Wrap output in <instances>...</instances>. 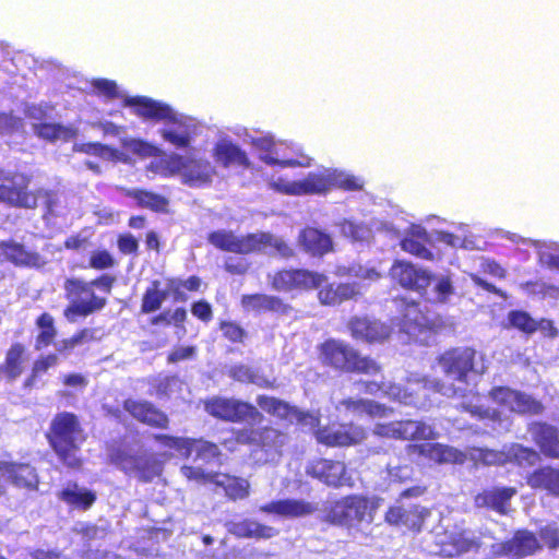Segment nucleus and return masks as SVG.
<instances>
[{
  "label": "nucleus",
  "mask_w": 559,
  "mask_h": 559,
  "mask_svg": "<svg viewBox=\"0 0 559 559\" xmlns=\"http://www.w3.org/2000/svg\"><path fill=\"white\" fill-rule=\"evenodd\" d=\"M526 485L535 491L559 498V467L550 464L538 466L525 476Z\"/></svg>",
  "instance_id": "32"
},
{
  "label": "nucleus",
  "mask_w": 559,
  "mask_h": 559,
  "mask_svg": "<svg viewBox=\"0 0 559 559\" xmlns=\"http://www.w3.org/2000/svg\"><path fill=\"white\" fill-rule=\"evenodd\" d=\"M116 263L117 262L112 254L106 249L95 250L88 258V266L97 271L111 269Z\"/></svg>",
  "instance_id": "59"
},
{
  "label": "nucleus",
  "mask_w": 559,
  "mask_h": 559,
  "mask_svg": "<svg viewBox=\"0 0 559 559\" xmlns=\"http://www.w3.org/2000/svg\"><path fill=\"white\" fill-rule=\"evenodd\" d=\"M34 131L41 139L56 141L68 134L69 129L61 123L41 122L34 126Z\"/></svg>",
  "instance_id": "56"
},
{
  "label": "nucleus",
  "mask_w": 559,
  "mask_h": 559,
  "mask_svg": "<svg viewBox=\"0 0 559 559\" xmlns=\"http://www.w3.org/2000/svg\"><path fill=\"white\" fill-rule=\"evenodd\" d=\"M389 275L402 288L416 292L420 296L427 295L428 287L435 278L431 271L407 260H395L389 270Z\"/></svg>",
  "instance_id": "14"
},
{
  "label": "nucleus",
  "mask_w": 559,
  "mask_h": 559,
  "mask_svg": "<svg viewBox=\"0 0 559 559\" xmlns=\"http://www.w3.org/2000/svg\"><path fill=\"white\" fill-rule=\"evenodd\" d=\"M438 546L441 557L457 558L468 552H477L481 547V540L473 531L460 528L445 533Z\"/></svg>",
  "instance_id": "20"
},
{
  "label": "nucleus",
  "mask_w": 559,
  "mask_h": 559,
  "mask_svg": "<svg viewBox=\"0 0 559 559\" xmlns=\"http://www.w3.org/2000/svg\"><path fill=\"white\" fill-rule=\"evenodd\" d=\"M0 252L4 261L17 267H40L45 263L38 252L28 250L23 243L13 239L1 240Z\"/></svg>",
  "instance_id": "29"
},
{
  "label": "nucleus",
  "mask_w": 559,
  "mask_h": 559,
  "mask_svg": "<svg viewBox=\"0 0 559 559\" xmlns=\"http://www.w3.org/2000/svg\"><path fill=\"white\" fill-rule=\"evenodd\" d=\"M183 183L192 188L211 186L217 175L215 166L206 158L187 157Z\"/></svg>",
  "instance_id": "33"
},
{
  "label": "nucleus",
  "mask_w": 559,
  "mask_h": 559,
  "mask_svg": "<svg viewBox=\"0 0 559 559\" xmlns=\"http://www.w3.org/2000/svg\"><path fill=\"white\" fill-rule=\"evenodd\" d=\"M406 449L408 453L417 454L436 464L457 463L463 457L461 451L441 443H411Z\"/></svg>",
  "instance_id": "34"
},
{
  "label": "nucleus",
  "mask_w": 559,
  "mask_h": 559,
  "mask_svg": "<svg viewBox=\"0 0 559 559\" xmlns=\"http://www.w3.org/2000/svg\"><path fill=\"white\" fill-rule=\"evenodd\" d=\"M515 394L516 390L503 385L493 386L489 391V396L492 401L509 412L513 407Z\"/></svg>",
  "instance_id": "58"
},
{
  "label": "nucleus",
  "mask_w": 559,
  "mask_h": 559,
  "mask_svg": "<svg viewBox=\"0 0 559 559\" xmlns=\"http://www.w3.org/2000/svg\"><path fill=\"white\" fill-rule=\"evenodd\" d=\"M539 461L537 450L521 443H512L506 453V464L510 463L518 467H532Z\"/></svg>",
  "instance_id": "43"
},
{
  "label": "nucleus",
  "mask_w": 559,
  "mask_h": 559,
  "mask_svg": "<svg viewBox=\"0 0 559 559\" xmlns=\"http://www.w3.org/2000/svg\"><path fill=\"white\" fill-rule=\"evenodd\" d=\"M127 197L133 199L141 209H147L156 213H167L168 211V199L153 191L133 189L127 192Z\"/></svg>",
  "instance_id": "42"
},
{
  "label": "nucleus",
  "mask_w": 559,
  "mask_h": 559,
  "mask_svg": "<svg viewBox=\"0 0 559 559\" xmlns=\"http://www.w3.org/2000/svg\"><path fill=\"white\" fill-rule=\"evenodd\" d=\"M91 85L97 95H102L107 99H117L121 97L118 85L114 80L94 79L91 82Z\"/></svg>",
  "instance_id": "60"
},
{
  "label": "nucleus",
  "mask_w": 559,
  "mask_h": 559,
  "mask_svg": "<svg viewBox=\"0 0 559 559\" xmlns=\"http://www.w3.org/2000/svg\"><path fill=\"white\" fill-rule=\"evenodd\" d=\"M537 534L543 546L550 550L559 548V527L556 523H548L539 527Z\"/></svg>",
  "instance_id": "62"
},
{
  "label": "nucleus",
  "mask_w": 559,
  "mask_h": 559,
  "mask_svg": "<svg viewBox=\"0 0 559 559\" xmlns=\"http://www.w3.org/2000/svg\"><path fill=\"white\" fill-rule=\"evenodd\" d=\"M167 298L168 292L160 288V282L152 281L142 295L141 313L147 314L159 310Z\"/></svg>",
  "instance_id": "44"
},
{
  "label": "nucleus",
  "mask_w": 559,
  "mask_h": 559,
  "mask_svg": "<svg viewBox=\"0 0 559 559\" xmlns=\"http://www.w3.org/2000/svg\"><path fill=\"white\" fill-rule=\"evenodd\" d=\"M380 501L381 499L378 497L347 495L331 502L325 508L323 520L329 524L347 528L364 521L370 523L380 507Z\"/></svg>",
  "instance_id": "5"
},
{
  "label": "nucleus",
  "mask_w": 559,
  "mask_h": 559,
  "mask_svg": "<svg viewBox=\"0 0 559 559\" xmlns=\"http://www.w3.org/2000/svg\"><path fill=\"white\" fill-rule=\"evenodd\" d=\"M265 513H273L280 516L295 519L305 518L318 511V504L304 499H280L271 501L261 507Z\"/></svg>",
  "instance_id": "31"
},
{
  "label": "nucleus",
  "mask_w": 559,
  "mask_h": 559,
  "mask_svg": "<svg viewBox=\"0 0 559 559\" xmlns=\"http://www.w3.org/2000/svg\"><path fill=\"white\" fill-rule=\"evenodd\" d=\"M318 443L329 448H345L361 443L367 438L366 429L353 421L331 423L325 426H312Z\"/></svg>",
  "instance_id": "13"
},
{
  "label": "nucleus",
  "mask_w": 559,
  "mask_h": 559,
  "mask_svg": "<svg viewBox=\"0 0 559 559\" xmlns=\"http://www.w3.org/2000/svg\"><path fill=\"white\" fill-rule=\"evenodd\" d=\"M271 187L283 194L302 195L325 193L331 187V179L322 173H309L302 180L286 182L274 181Z\"/></svg>",
  "instance_id": "25"
},
{
  "label": "nucleus",
  "mask_w": 559,
  "mask_h": 559,
  "mask_svg": "<svg viewBox=\"0 0 559 559\" xmlns=\"http://www.w3.org/2000/svg\"><path fill=\"white\" fill-rule=\"evenodd\" d=\"M459 408L463 412L468 413L472 417L476 419H490V420H498L500 417V414L496 409H491L489 407H486L484 405H477L472 403H462Z\"/></svg>",
  "instance_id": "61"
},
{
  "label": "nucleus",
  "mask_w": 559,
  "mask_h": 559,
  "mask_svg": "<svg viewBox=\"0 0 559 559\" xmlns=\"http://www.w3.org/2000/svg\"><path fill=\"white\" fill-rule=\"evenodd\" d=\"M425 321L426 318L419 308V304L415 300L407 302L405 312L402 317V329L407 334H414L417 331H421V328L425 325Z\"/></svg>",
  "instance_id": "48"
},
{
  "label": "nucleus",
  "mask_w": 559,
  "mask_h": 559,
  "mask_svg": "<svg viewBox=\"0 0 559 559\" xmlns=\"http://www.w3.org/2000/svg\"><path fill=\"white\" fill-rule=\"evenodd\" d=\"M352 337L368 344H380L391 336V328L378 319L367 316L353 317L347 323Z\"/></svg>",
  "instance_id": "23"
},
{
  "label": "nucleus",
  "mask_w": 559,
  "mask_h": 559,
  "mask_svg": "<svg viewBox=\"0 0 559 559\" xmlns=\"http://www.w3.org/2000/svg\"><path fill=\"white\" fill-rule=\"evenodd\" d=\"M533 443L537 447L539 456L559 460V429L544 420H535L527 425Z\"/></svg>",
  "instance_id": "24"
},
{
  "label": "nucleus",
  "mask_w": 559,
  "mask_h": 559,
  "mask_svg": "<svg viewBox=\"0 0 559 559\" xmlns=\"http://www.w3.org/2000/svg\"><path fill=\"white\" fill-rule=\"evenodd\" d=\"M357 385L365 394H382L405 405L416 406L420 403L421 397L427 396V386L421 380H409L405 385L392 382L385 383L384 381L359 380Z\"/></svg>",
  "instance_id": "9"
},
{
  "label": "nucleus",
  "mask_w": 559,
  "mask_h": 559,
  "mask_svg": "<svg viewBox=\"0 0 559 559\" xmlns=\"http://www.w3.org/2000/svg\"><path fill=\"white\" fill-rule=\"evenodd\" d=\"M257 404L269 415L277 417L282 420L296 419L301 425L318 426L320 417L308 412H302L296 406L280 400L275 396L258 395Z\"/></svg>",
  "instance_id": "22"
},
{
  "label": "nucleus",
  "mask_w": 559,
  "mask_h": 559,
  "mask_svg": "<svg viewBox=\"0 0 559 559\" xmlns=\"http://www.w3.org/2000/svg\"><path fill=\"white\" fill-rule=\"evenodd\" d=\"M122 105L124 107H130L133 114L144 121H178L174 109L168 104L155 100L147 96H127L123 98Z\"/></svg>",
  "instance_id": "18"
},
{
  "label": "nucleus",
  "mask_w": 559,
  "mask_h": 559,
  "mask_svg": "<svg viewBox=\"0 0 559 559\" xmlns=\"http://www.w3.org/2000/svg\"><path fill=\"white\" fill-rule=\"evenodd\" d=\"M274 431L270 427H263L261 432ZM231 436L230 440L233 443L237 445H252L258 442L259 430L249 429V428H240V429H230Z\"/></svg>",
  "instance_id": "55"
},
{
  "label": "nucleus",
  "mask_w": 559,
  "mask_h": 559,
  "mask_svg": "<svg viewBox=\"0 0 559 559\" xmlns=\"http://www.w3.org/2000/svg\"><path fill=\"white\" fill-rule=\"evenodd\" d=\"M212 156L223 168L249 169L252 165L247 152L228 139L219 140L213 145Z\"/></svg>",
  "instance_id": "28"
},
{
  "label": "nucleus",
  "mask_w": 559,
  "mask_h": 559,
  "mask_svg": "<svg viewBox=\"0 0 559 559\" xmlns=\"http://www.w3.org/2000/svg\"><path fill=\"white\" fill-rule=\"evenodd\" d=\"M360 295L356 283H330L321 285L318 290V299L323 306H338L345 301L355 299Z\"/></svg>",
  "instance_id": "36"
},
{
  "label": "nucleus",
  "mask_w": 559,
  "mask_h": 559,
  "mask_svg": "<svg viewBox=\"0 0 559 559\" xmlns=\"http://www.w3.org/2000/svg\"><path fill=\"white\" fill-rule=\"evenodd\" d=\"M26 361V346L23 343L14 342L5 350L3 362L0 365V374L8 381H14L24 372Z\"/></svg>",
  "instance_id": "37"
},
{
  "label": "nucleus",
  "mask_w": 559,
  "mask_h": 559,
  "mask_svg": "<svg viewBox=\"0 0 559 559\" xmlns=\"http://www.w3.org/2000/svg\"><path fill=\"white\" fill-rule=\"evenodd\" d=\"M431 512L427 507L418 503H409L396 500L384 513V522L404 533L418 534L423 531L425 523Z\"/></svg>",
  "instance_id": "12"
},
{
  "label": "nucleus",
  "mask_w": 559,
  "mask_h": 559,
  "mask_svg": "<svg viewBox=\"0 0 559 559\" xmlns=\"http://www.w3.org/2000/svg\"><path fill=\"white\" fill-rule=\"evenodd\" d=\"M2 179L10 185H0V202L12 207L34 210L38 206L39 200H45L46 204L51 206L53 192L44 188L29 190L31 175L15 171L3 176Z\"/></svg>",
  "instance_id": "6"
},
{
  "label": "nucleus",
  "mask_w": 559,
  "mask_h": 559,
  "mask_svg": "<svg viewBox=\"0 0 559 559\" xmlns=\"http://www.w3.org/2000/svg\"><path fill=\"white\" fill-rule=\"evenodd\" d=\"M123 146L140 157H157L162 155V150L154 144L142 139H130L124 141Z\"/></svg>",
  "instance_id": "53"
},
{
  "label": "nucleus",
  "mask_w": 559,
  "mask_h": 559,
  "mask_svg": "<svg viewBox=\"0 0 559 559\" xmlns=\"http://www.w3.org/2000/svg\"><path fill=\"white\" fill-rule=\"evenodd\" d=\"M476 350L472 347H453L438 357V362L448 377L466 383L468 374L475 371Z\"/></svg>",
  "instance_id": "17"
},
{
  "label": "nucleus",
  "mask_w": 559,
  "mask_h": 559,
  "mask_svg": "<svg viewBox=\"0 0 559 559\" xmlns=\"http://www.w3.org/2000/svg\"><path fill=\"white\" fill-rule=\"evenodd\" d=\"M516 493V488L512 486L486 488L475 495L474 506L477 509L492 510L500 515H506Z\"/></svg>",
  "instance_id": "27"
},
{
  "label": "nucleus",
  "mask_w": 559,
  "mask_h": 559,
  "mask_svg": "<svg viewBox=\"0 0 559 559\" xmlns=\"http://www.w3.org/2000/svg\"><path fill=\"white\" fill-rule=\"evenodd\" d=\"M187 157L180 155V154H169L164 158L159 159L158 167L162 170V174L165 177H170L180 174L181 175V181L183 182V174H185V167Z\"/></svg>",
  "instance_id": "52"
},
{
  "label": "nucleus",
  "mask_w": 559,
  "mask_h": 559,
  "mask_svg": "<svg viewBox=\"0 0 559 559\" xmlns=\"http://www.w3.org/2000/svg\"><path fill=\"white\" fill-rule=\"evenodd\" d=\"M317 352L323 367L340 373L377 376L383 371L379 361L342 340L326 338L317 346Z\"/></svg>",
  "instance_id": "3"
},
{
  "label": "nucleus",
  "mask_w": 559,
  "mask_h": 559,
  "mask_svg": "<svg viewBox=\"0 0 559 559\" xmlns=\"http://www.w3.org/2000/svg\"><path fill=\"white\" fill-rule=\"evenodd\" d=\"M306 474L330 487H342L349 480L344 462L323 457L310 461Z\"/></svg>",
  "instance_id": "21"
},
{
  "label": "nucleus",
  "mask_w": 559,
  "mask_h": 559,
  "mask_svg": "<svg viewBox=\"0 0 559 559\" xmlns=\"http://www.w3.org/2000/svg\"><path fill=\"white\" fill-rule=\"evenodd\" d=\"M115 282L116 277L106 273L91 281L78 277L66 278L63 289L66 298L70 302L63 309V317L68 322L74 323L79 318H86L102 311L107 306V298L96 295L95 288L110 294Z\"/></svg>",
  "instance_id": "2"
},
{
  "label": "nucleus",
  "mask_w": 559,
  "mask_h": 559,
  "mask_svg": "<svg viewBox=\"0 0 559 559\" xmlns=\"http://www.w3.org/2000/svg\"><path fill=\"white\" fill-rule=\"evenodd\" d=\"M160 136L177 148H188L191 144V135L185 131L181 133L176 132L171 129H160Z\"/></svg>",
  "instance_id": "64"
},
{
  "label": "nucleus",
  "mask_w": 559,
  "mask_h": 559,
  "mask_svg": "<svg viewBox=\"0 0 559 559\" xmlns=\"http://www.w3.org/2000/svg\"><path fill=\"white\" fill-rule=\"evenodd\" d=\"M45 439L58 462L68 469L79 471L83 466L81 447L86 435L76 414L59 412L50 420Z\"/></svg>",
  "instance_id": "1"
},
{
  "label": "nucleus",
  "mask_w": 559,
  "mask_h": 559,
  "mask_svg": "<svg viewBox=\"0 0 559 559\" xmlns=\"http://www.w3.org/2000/svg\"><path fill=\"white\" fill-rule=\"evenodd\" d=\"M543 549V544L537 535L527 530H516L512 537L501 543L492 545L491 555L493 558L511 557L513 559H524L534 556Z\"/></svg>",
  "instance_id": "15"
},
{
  "label": "nucleus",
  "mask_w": 559,
  "mask_h": 559,
  "mask_svg": "<svg viewBox=\"0 0 559 559\" xmlns=\"http://www.w3.org/2000/svg\"><path fill=\"white\" fill-rule=\"evenodd\" d=\"M338 226L341 234L354 241H364L370 235V228L366 224H358L352 219H343Z\"/></svg>",
  "instance_id": "54"
},
{
  "label": "nucleus",
  "mask_w": 559,
  "mask_h": 559,
  "mask_svg": "<svg viewBox=\"0 0 559 559\" xmlns=\"http://www.w3.org/2000/svg\"><path fill=\"white\" fill-rule=\"evenodd\" d=\"M218 328L224 338L230 343H243L248 335L246 330L235 321L222 320Z\"/></svg>",
  "instance_id": "57"
},
{
  "label": "nucleus",
  "mask_w": 559,
  "mask_h": 559,
  "mask_svg": "<svg viewBox=\"0 0 559 559\" xmlns=\"http://www.w3.org/2000/svg\"><path fill=\"white\" fill-rule=\"evenodd\" d=\"M544 409L545 407L540 401H537L530 394L516 390L514 404L511 409L512 413L520 415H539Z\"/></svg>",
  "instance_id": "50"
},
{
  "label": "nucleus",
  "mask_w": 559,
  "mask_h": 559,
  "mask_svg": "<svg viewBox=\"0 0 559 559\" xmlns=\"http://www.w3.org/2000/svg\"><path fill=\"white\" fill-rule=\"evenodd\" d=\"M267 277L272 289L285 293L318 289L326 282L323 273L308 269H280Z\"/></svg>",
  "instance_id": "11"
},
{
  "label": "nucleus",
  "mask_w": 559,
  "mask_h": 559,
  "mask_svg": "<svg viewBox=\"0 0 559 559\" xmlns=\"http://www.w3.org/2000/svg\"><path fill=\"white\" fill-rule=\"evenodd\" d=\"M503 328L507 330H516L526 336L536 333L535 319L527 311L522 309L510 310L507 313Z\"/></svg>",
  "instance_id": "45"
},
{
  "label": "nucleus",
  "mask_w": 559,
  "mask_h": 559,
  "mask_svg": "<svg viewBox=\"0 0 559 559\" xmlns=\"http://www.w3.org/2000/svg\"><path fill=\"white\" fill-rule=\"evenodd\" d=\"M430 243L429 233L420 225H412L400 241L403 251L427 261L435 259L432 251L428 248Z\"/></svg>",
  "instance_id": "35"
},
{
  "label": "nucleus",
  "mask_w": 559,
  "mask_h": 559,
  "mask_svg": "<svg viewBox=\"0 0 559 559\" xmlns=\"http://www.w3.org/2000/svg\"><path fill=\"white\" fill-rule=\"evenodd\" d=\"M111 464L117 466L126 475H135L140 481L150 483L162 475L163 465L154 454L131 453L124 448L116 447L108 454Z\"/></svg>",
  "instance_id": "8"
},
{
  "label": "nucleus",
  "mask_w": 559,
  "mask_h": 559,
  "mask_svg": "<svg viewBox=\"0 0 559 559\" xmlns=\"http://www.w3.org/2000/svg\"><path fill=\"white\" fill-rule=\"evenodd\" d=\"M240 305L246 311L271 312L280 317H288L294 311V307L282 297L264 293L245 294Z\"/></svg>",
  "instance_id": "26"
},
{
  "label": "nucleus",
  "mask_w": 559,
  "mask_h": 559,
  "mask_svg": "<svg viewBox=\"0 0 559 559\" xmlns=\"http://www.w3.org/2000/svg\"><path fill=\"white\" fill-rule=\"evenodd\" d=\"M123 409L138 423L153 429L167 430L170 427L169 416L146 400L126 399Z\"/></svg>",
  "instance_id": "19"
},
{
  "label": "nucleus",
  "mask_w": 559,
  "mask_h": 559,
  "mask_svg": "<svg viewBox=\"0 0 559 559\" xmlns=\"http://www.w3.org/2000/svg\"><path fill=\"white\" fill-rule=\"evenodd\" d=\"M189 457L194 453L197 460L211 462L219 459L222 452L214 442L204 440L203 438H189Z\"/></svg>",
  "instance_id": "47"
},
{
  "label": "nucleus",
  "mask_w": 559,
  "mask_h": 559,
  "mask_svg": "<svg viewBox=\"0 0 559 559\" xmlns=\"http://www.w3.org/2000/svg\"><path fill=\"white\" fill-rule=\"evenodd\" d=\"M58 498L71 509L87 511L96 502L97 495L92 489L81 488L78 483L70 481L58 492Z\"/></svg>",
  "instance_id": "38"
},
{
  "label": "nucleus",
  "mask_w": 559,
  "mask_h": 559,
  "mask_svg": "<svg viewBox=\"0 0 559 559\" xmlns=\"http://www.w3.org/2000/svg\"><path fill=\"white\" fill-rule=\"evenodd\" d=\"M152 440L157 442L159 445L176 451L181 457L189 459L190 444L188 437H179L166 433H153Z\"/></svg>",
  "instance_id": "51"
},
{
  "label": "nucleus",
  "mask_w": 559,
  "mask_h": 559,
  "mask_svg": "<svg viewBox=\"0 0 559 559\" xmlns=\"http://www.w3.org/2000/svg\"><path fill=\"white\" fill-rule=\"evenodd\" d=\"M231 533L239 538L270 539L278 534L275 527L245 519L234 523Z\"/></svg>",
  "instance_id": "40"
},
{
  "label": "nucleus",
  "mask_w": 559,
  "mask_h": 559,
  "mask_svg": "<svg viewBox=\"0 0 559 559\" xmlns=\"http://www.w3.org/2000/svg\"><path fill=\"white\" fill-rule=\"evenodd\" d=\"M202 404L210 416L225 423H259L263 418L253 404L235 397L214 395L203 400Z\"/></svg>",
  "instance_id": "7"
},
{
  "label": "nucleus",
  "mask_w": 559,
  "mask_h": 559,
  "mask_svg": "<svg viewBox=\"0 0 559 559\" xmlns=\"http://www.w3.org/2000/svg\"><path fill=\"white\" fill-rule=\"evenodd\" d=\"M35 324L39 330L36 336L35 347L40 349L51 345L57 336L53 317L48 312H43L36 318Z\"/></svg>",
  "instance_id": "46"
},
{
  "label": "nucleus",
  "mask_w": 559,
  "mask_h": 559,
  "mask_svg": "<svg viewBox=\"0 0 559 559\" xmlns=\"http://www.w3.org/2000/svg\"><path fill=\"white\" fill-rule=\"evenodd\" d=\"M436 299L438 302H447L452 295L455 293L453 282L450 275L440 276L433 287Z\"/></svg>",
  "instance_id": "63"
},
{
  "label": "nucleus",
  "mask_w": 559,
  "mask_h": 559,
  "mask_svg": "<svg viewBox=\"0 0 559 559\" xmlns=\"http://www.w3.org/2000/svg\"><path fill=\"white\" fill-rule=\"evenodd\" d=\"M206 239L221 251L241 255L264 253L267 250H274L282 258H292L295 253L284 239L266 231L236 235L233 230L217 229L209 233Z\"/></svg>",
  "instance_id": "4"
},
{
  "label": "nucleus",
  "mask_w": 559,
  "mask_h": 559,
  "mask_svg": "<svg viewBox=\"0 0 559 559\" xmlns=\"http://www.w3.org/2000/svg\"><path fill=\"white\" fill-rule=\"evenodd\" d=\"M227 374L234 381L240 383L255 384L261 389H275L277 386L275 379H269L245 364H237L227 370Z\"/></svg>",
  "instance_id": "41"
},
{
  "label": "nucleus",
  "mask_w": 559,
  "mask_h": 559,
  "mask_svg": "<svg viewBox=\"0 0 559 559\" xmlns=\"http://www.w3.org/2000/svg\"><path fill=\"white\" fill-rule=\"evenodd\" d=\"M298 243L311 257L321 258L334 250L331 235L313 226H306L299 231Z\"/></svg>",
  "instance_id": "30"
},
{
  "label": "nucleus",
  "mask_w": 559,
  "mask_h": 559,
  "mask_svg": "<svg viewBox=\"0 0 559 559\" xmlns=\"http://www.w3.org/2000/svg\"><path fill=\"white\" fill-rule=\"evenodd\" d=\"M0 471H3L8 479L17 488L36 490L39 479L36 469L24 463H1Z\"/></svg>",
  "instance_id": "39"
},
{
  "label": "nucleus",
  "mask_w": 559,
  "mask_h": 559,
  "mask_svg": "<svg viewBox=\"0 0 559 559\" xmlns=\"http://www.w3.org/2000/svg\"><path fill=\"white\" fill-rule=\"evenodd\" d=\"M253 145L257 148L269 153V154H265V155L261 156V160L264 162L266 165H270V166H281V167H297V166L301 165L296 159H283V160H281V159L275 158L274 156H272L271 153L275 148V141L271 136L258 138V139L253 140Z\"/></svg>",
  "instance_id": "49"
},
{
  "label": "nucleus",
  "mask_w": 559,
  "mask_h": 559,
  "mask_svg": "<svg viewBox=\"0 0 559 559\" xmlns=\"http://www.w3.org/2000/svg\"><path fill=\"white\" fill-rule=\"evenodd\" d=\"M186 469L189 471L188 477L222 488L229 500H242L250 495V483L246 478L221 472L205 473L193 467H186Z\"/></svg>",
  "instance_id": "16"
},
{
  "label": "nucleus",
  "mask_w": 559,
  "mask_h": 559,
  "mask_svg": "<svg viewBox=\"0 0 559 559\" xmlns=\"http://www.w3.org/2000/svg\"><path fill=\"white\" fill-rule=\"evenodd\" d=\"M372 433L382 439L401 441H428L438 437V432L431 425L414 419L377 423Z\"/></svg>",
  "instance_id": "10"
}]
</instances>
